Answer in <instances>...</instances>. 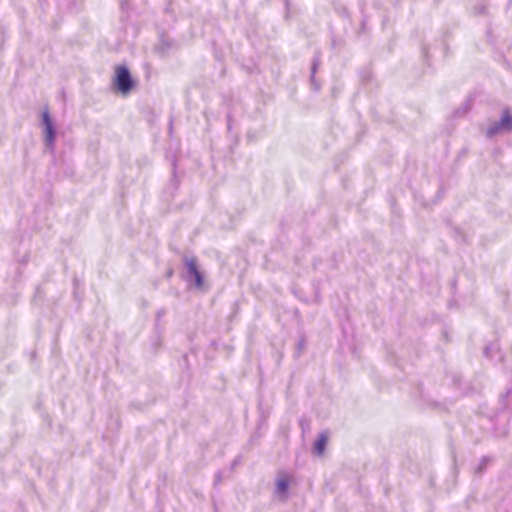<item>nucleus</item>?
<instances>
[{"label": "nucleus", "mask_w": 512, "mask_h": 512, "mask_svg": "<svg viewBox=\"0 0 512 512\" xmlns=\"http://www.w3.org/2000/svg\"><path fill=\"white\" fill-rule=\"evenodd\" d=\"M327 442H328V433L327 432L321 433L313 445L314 453L317 454L318 456H321L325 451Z\"/></svg>", "instance_id": "nucleus-3"}, {"label": "nucleus", "mask_w": 512, "mask_h": 512, "mask_svg": "<svg viewBox=\"0 0 512 512\" xmlns=\"http://www.w3.org/2000/svg\"><path fill=\"white\" fill-rule=\"evenodd\" d=\"M42 119H43V122L45 124L47 140L52 143L53 140H54V130H53L52 123H51V120H50V116H49V113H48L47 110H45L42 113Z\"/></svg>", "instance_id": "nucleus-4"}, {"label": "nucleus", "mask_w": 512, "mask_h": 512, "mask_svg": "<svg viewBox=\"0 0 512 512\" xmlns=\"http://www.w3.org/2000/svg\"><path fill=\"white\" fill-rule=\"evenodd\" d=\"M495 132H496V130H495V129H491V130L489 131V134H490V135H492V134H494Z\"/></svg>", "instance_id": "nucleus-7"}, {"label": "nucleus", "mask_w": 512, "mask_h": 512, "mask_svg": "<svg viewBox=\"0 0 512 512\" xmlns=\"http://www.w3.org/2000/svg\"><path fill=\"white\" fill-rule=\"evenodd\" d=\"M114 85L117 90L122 94H128L133 88V80L130 76L129 70L124 65H119L115 68Z\"/></svg>", "instance_id": "nucleus-1"}, {"label": "nucleus", "mask_w": 512, "mask_h": 512, "mask_svg": "<svg viewBox=\"0 0 512 512\" xmlns=\"http://www.w3.org/2000/svg\"><path fill=\"white\" fill-rule=\"evenodd\" d=\"M499 126L504 129H512V115L509 111L503 113Z\"/></svg>", "instance_id": "nucleus-5"}, {"label": "nucleus", "mask_w": 512, "mask_h": 512, "mask_svg": "<svg viewBox=\"0 0 512 512\" xmlns=\"http://www.w3.org/2000/svg\"><path fill=\"white\" fill-rule=\"evenodd\" d=\"M277 491L284 494L286 493L289 486V479L287 477H282L277 480L276 483Z\"/></svg>", "instance_id": "nucleus-6"}, {"label": "nucleus", "mask_w": 512, "mask_h": 512, "mask_svg": "<svg viewBox=\"0 0 512 512\" xmlns=\"http://www.w3.org/2000/svg\"><path fill=\"white\" fill-rule=\"evenodd\" d=\"M188 273L195 280V285L198 288L203 286V276L197 267V261L195 258H189L185 262Z\"/></svg>", "instance_id": "nucleus-2"}]
</instances>
